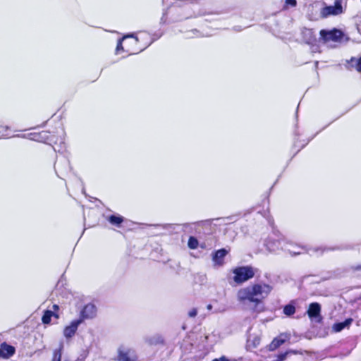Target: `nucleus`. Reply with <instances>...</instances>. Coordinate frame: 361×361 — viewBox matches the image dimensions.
Wrapping results in <instances>:
<instances>
[{
	"instance_id": "f257e3e1",
	"label": "nucleus",
	"mask_w": 361,
	"mask_h": 361,
	"mask_svg": "<svg viewBox=\"0 0 361 361\" xmlns=\"http://www.w3.org/2000/svg\"><path fill=\"white\" fill-rule=\"evenodd\" d=\"M272 290V287L265 283H255L240 288L236 294L238 301L245 305L247 302L256 306L262 302Z\"/></svg>"
},
{
	"instance_id": "f03ea898",
	"label": "nucleus",
	"mask_w": 361,
	"mask_h": 361,
	"mask_svg": "<svg viewBox=\"0 0 361 361\" xmlns=\"http://www.w3.org/2000/svg\"><path fill=\"white\" fill-rule=\"evenodd\" d=\"M138 41L139 39L137 37H134L133 34L123 36L118 42L116 54H120L124 51L129 54L137 53V49L135 46L137 44Z\"/></svg>"
},
{
	"instance_id": "7ed1b4c3",
	"label": "nucleus",
	"mask_w": 361,
	"mask_h": 361,
	"mask_svg": "<svg viewBox=\"0 0 361 361\" xmlns=\"http://www.w3.org/2000/svg\"><path fill=\"white\" fill-rule=\"evenodd\" d=\"M265 246L267 251L271 253H276L281 250H286L293 255H299L301 253V251L293 250L288 247V245L285 243L284 240L275 237H269L265 242Z\"/></svg>"
},
{
	"instance_id": "20e7f679",
	"label": "nucleus",
	"mask_w": 361,
	"mask_h": 361,
	"mask_svg": "<svg viewBox=\"0 0 361 361\" xmlns=\"http://www.w3.org/2000/svg\"><path fill=\"white\" fill-rule=\"evenodd\" d=\"M233 274L234 282L240 284L252 279L255 275V271L250 267H240L234 269Z\"/></svg>"
},
{
	"instance_id": "39448f33",
	"label": "nucleus",
	"mask_w": 361,
	"mask_h": 361,
	"mask_svg": "<svg viewBox=\"0 0 361 361\" xmlns=\"http://www.w3.org/2000/svg\"><path fill=\"white\" fill-rule=\"evenodd\" d=\"M321 39L324 42L328 43L330 42H341L344 37L343 34L338 30H333L326 31L322 30L320 31Z\"/></svg>"
},
{
	"instance_id": "423d86ee",
	"label": "nucleus",
	"mask_w": 361,
	"mask_h": 361,
	"mask_svg": "<svg viewBox=\"0 0 361 361\" xmlns=\"http://www.w3.org/2000/svg\"><path fill=\"white\" fill-rule=\"evenodd\" d=\"M345 0H335L334 6H329L323 8L321 11L322 17L326 18L330 16H336L343 12V3Z\"/></svg>"
},
{
	"instance_id": "0eeeda50",
	"label": "nucleus",
	"mask_w": 361,
	"mask_h": 361,
	"mask_svg": "<svg viewBox=\"0 0 361 361\" xmlns=\"http://www.w3.org/2000/svg\"><path fill=\"white\" fill-rule=\"evenodd\" d=\"M137 356L131 348L121 345L118 349V361H135Z\"/></svg>"
},
{
	"instance_id": "6e6552de",
	"label": "nucleus",
	"mask_w": 361,
	"mask_h": 361,
	"mask_svg": "<svg viewBox=\"0 0 361 361\" xmlns=\"http://www.w3.org/2000/svg\"><path fill=\"white\" fill-rule=\"evenodd\" d=\"M321 305L318 302H312L309 305L307 313L311 320L317 322L322 321Z\"/></svg>"
},
{
	"instance_id": "1a4fd4ad",
	"label": "nucleus",
	"mask_w": 361,
	"mask_h": 361,
	"mask_svg": "<svg viewBox=\"0 0 361 361\" xmlns=\"http://www.w3.org/2000/svg\"><path fill=\"white\" fill-rule=\"evenodd\" d=\"M82 320L80 319H74L70 322L68 325L65 326L63 329V336L66 338H72L76 333L79 325L81 324Z\"/></svg>"
},
{
	"instance_id": "9d476101",
	"label": "nucleus",
	"mask_w": 361,
	"mask_h": 361,
	"mask_svg": "<svg viewBox=\"0 0 361 361\" xmlns=\"http://www.w3.org/2000/svg\"><path fill=\"white\" fill-rule=\"evenodd\" d=\"M59 305H54L51 310L45 311L42 318V323L44 324H50L52 317L58 319L59 318Z\"/></svg>"
},
{
	"instance_id": "9b49d317",
	"label": "nucleus",
	"mask_w": 361,
	"mask_h": 361,
	"mask_svg": "<svg viewBox=\"0 0 361 361\" xmlns=\"http://www.w3.org/2000/svg\"><path fill=\"white\" fill-rule=\"evenodd\" d=\"M228 251L225 249H220L216 251L212 257L213 265L214 267H220L224 264V257Z\"/></svg>"
},
{
	"instance_id": "f8f14e48",
	"label": "nucleus",
	"mask_w": 361,
	"mask_h": 361,
	"mask_svg": "<svg viewBox=\"0 0 361 361\" xmlns=\"http://www.w3.org/2000/svg\"><path fill=\"white\" fill-rule=\"evenodd\" d=\"M97 311L96 306L92 303H89L84 307L81 315L85 319H91L96 316Z\"/></svg>"
},
{
	"instance_id": "ddd939ff",
	"label": "nucleus",
	"mask_w": 361,
	"mask_h": 361,
	"mask_svg": "<svg viewBox=\"0 0 361 361\" xmlns=\"http://www.w3.org/2000/svg\"><path fill=\"white\" fill-rule=\"evenodd\" d=\"M15 353L14 347L3 343L0 346V358L8 359Z\"/></svg>"
},
{
	"instance_id": "4468645a",
	"label": "nucleus",
	"mask_w": 361,
	"mask_h": 361,
	"mask_svg": "<svg viewBox=\"0 0 361 361\" xmlns=\"http://www.w3.org/2000/svg\"><path fill=\"white\" fill-rule=\"evenodd\" d=\"M289 339V335L286 334H280L278 337L274 338L272 342L269 345L270 350H273L276 348H279L283 343H284L286 341Z\"/></svg>"
},
{
	"instance_id": "2eb2a0df",
	"label": "nucleus",
	"mask_w": 361,
	"mask_h": 361,
	"mask_svg": "<svg viewBox=\"0 0 361 361\" xmlns=\"http://www.w3.org/2000/svg\"><path fill=\"white\" fill-rule=\"evenodd\" d=\"M261 341V335L260 334H250L247 338V345L250 348H256L257 347Z\"/></svg>"
},
{
	"instance_id": "dca6fc26",
	"label": "nucleus",
	"mask_w": 361,
	"mask_h": 361,
	"mask_svg": "<svg viewBox=\"0 0 361 361\" xmlns=\"http://www.w3.org/2000/svg\"><path fill=\"white\" fill-rule=\"evenodd\" d=\"M353 322L352 319H347L343 322L337 323L334 324L332 329L335 332H339L342 331L343 329L348 327Z\"/></svg>"
},
{
	"instance_id": "f3484780",
	"label": "nucleus",
	"mask_w": 361,
	"mask_h": 361,
	"mask_svg": "<svg viewBox=\"0 0 361 361\" xmlns=\"http://www.w3.org/2000/svg\"><path fill=\"white\" fill-rule=\"evenodd\" d=\"M298 353L296 351H294V350H288L283 354H281L279 355H278L277 358L274 360V361H283L285 360L287 357H290V355H297Z\"/></svg>"
},
{
	"instance_id": "a211bd4d",
	"label": "nucleus",
	"mask_w": 361,
	"mask_h": 361,
	"mask_svg": "<svg viewBox=\"0 0 361 361\" xmlns=\"http://www.w3.org/2000/svg\"><path fill=\"white\" fill-rule=\"evenodd\" d=\"M111 224L114 225H119L123 221V218L121 216L112 215L109 218Z\"/></svg>"
},
{
	"instance_id": "6ab92c4d",
	"label": "nucleus",
	"mask_w": 361,
	"mask_h": 361,
	"mask_svg": "<svg viewBox=\"0 0 361 361\" xmlns=\"http://www.w3.org/2000/svg\"><path fill=\"white\" fill-rule=\"evenodd\" d=\"M295 312V308L294 306L288 305L285 306L283 308V313L288 316H290L293 314Z\"/></svg>"
},
{
	"instance_id": "aec40b11",
	"label": "nucleus",
	"mask_w": 361,
	"mask_h": 361,
	"mask_svg": "<svg viewBox=\"0 0 361 361\" xmlns=\"http://www.w3.org/2000/svg\"><path fill=\"white\" fill-rule=\"evenodd\" d=\"M188 247L191 249H195L197 247L198 241L194 237H190L188 243Z\"/></svg>"
},
{
	"instance_id": "412c9836",
	"label": "nucleus",
	"mask_w": 361,
	"mask_h": 361,
	"mask_svg": "<svg viewBox=\"0 0 361 361\" xmlns=\"http://www.w3.org/2000/svg\"><path fill=\"white\" fill-rule=\"evenodd\" d=\"M286 6H291L292 7H294L296 6V1L295 0H285Z\"/></svg>"
},
{
	"instance_id": "4be33fe9",
	"label": "nucleus",
	"mask_w": 361,
	"mask_h": 361,
	"mask_svg": "<svg viewBox=\"0 0 361 361\" xmlns=\"http://www.w3.org/2000/svg\"><path fill=\"white\" fill-rule=\"evenodd\" d=\"M197 310L195 308H192L188 312V315L190 317H195L197 315Z\"/></svg>"
},
{
	"instance_id": "5701e85b",
	"label": "nucleus",
	"mask_w": 361,
	"mask_h": 361,
	"mask_svg": "<svg viewBox=\"0 0 361 361\" xmlns=\"http://www.w3.org/2000/svg\"><path fill=\"white\" fill-rule=\"evenodd\" d=\"M356 24H357V30L361 34V18H357V20L356 21Z\"/></svg>"
},
{
	"instance_id": "b1692460",
	"label": "nucleus",
	"mask_w": 361,
	"mask_h": 361,
	"mask_svg": "<svg viewBox=\"0 0 361 361\" xmlns=\"http://www.w3.org/2000/svg\"><path fill=\"white\" fill-rule=\"evenodd\" d=\"M356 69L357 71L361 72V57L356 61Z\"/></svg>"
},
{
	"instance_id": "393cba45",
	"label": "nucleus",
	"mask_w": 361,
	"mask_h": 361,
	"mask_svg": "<svg viewBox=\"0 0 361 361\" xmlns=\"http://www.w3.org/2000/svg\"><path fill=\"white\" fill-rule=\"evenodd\" d=\"M212 361H230V360L228 358H226V357L223 356L219 359H214Z\"/></svg>"
},
{
	"instance_id": "a878e982",
	"label": "nucleus",
	"mask_w": 361,
	"mask_h": 361,
	"mask_svg": "<svg viewBox=\"0 0 361 361\" xmlns=\"http://www.w3.org/2000/svg\"><path fill=\"white\" fill-rule=\"evenodd\" d=\"M0 137H9V135L8 134H5V133H2L1 135H0Z\"/></svg>"
},
{
	"instance_id": "bb28decb",
	"label": "nucleus",
	"mask_w": 361,
	"mask_h": 361,
	"mask_svg": "<svg viewBox=\"0 0 361 361\" xmlns=\"http://www.w3.org/2000/svg\"><path fill=\"white\" fill-rule=\"evenodd\" d=\"M207 310H212V305H208L207 306Z\"/></svg>"
},
{
	"instance_id": "cd10ccee",
	"label": "nucleus",
	"mask_w": 361,
	"mask_h": 361,
	"mask_svg": "<svg viewBox=\"0 0 361 361\" xmlns=\"http://www.w3.org/2000/svg\"><path fill=\"white\" fill-rule=\"evenodd\" d=\"M307 32L308 34H310V35H311V34H312V31H311V30H307Z\"/></svg>"
},
{
	"instance_id": "c85d7f7f",
	"label": "nucleus",
	"mask_w": 361,
	"mask_h": 361,
	"mask_svg": "<svg viewBox=\"0 0 361 361\" xmlns=\"http://www.w3.org/2000/svg\"><path fill=\"white\" fill-rule=\"evenodd\" d=\"M142 49H145V47H142V49H137V52H138V51H142Z\"/></svg>"
}]
</instances>
